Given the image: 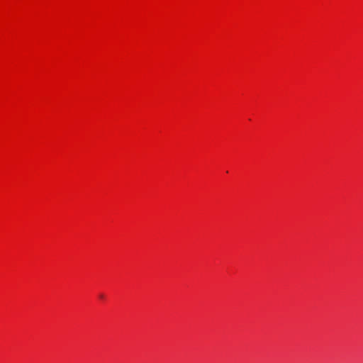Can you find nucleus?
I'll list each match as a JSON object with an SVG mask.
<instances>
[{
  "label": "nucleus",
  "instance_id": "obj_1",
  "mask_svg": "<svg viewBox=\"0 0 363 363\" xmlns=\"http://www.w3.org/2000/svg\"><path fill=\"white\" fill-rule=\"evenodd\" d=\"M99 297H100L101 298H104V296L103 294H101V295L99 296Z\"/></svg>",
  "mask_w": 363,
  "mask_h": 363
}]
</instances>
